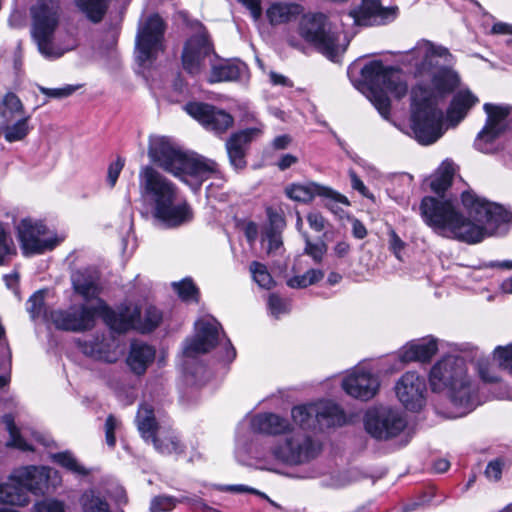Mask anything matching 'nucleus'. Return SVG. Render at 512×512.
<instances>
[{
	"mask_svg": "<svg viewBox=\"0 0 512 512\" xmlns=\"http://www.w3.org/2000/svg\"><path fill=\"white\" fill-rule=\"evenodd\" d=\"M403 63L418 79L411 92L413 134L419 143L432 144L443 134L438 104L461 86V76L453 68L454 56L444 46L421 40L405 53Z\"/></svg>",
	"mask_w": 512,
	"mask_h": 512,
	"instance_id": "nucleus-1",
	"label": "nucleus"
},
{
	"mask_svg": "<svg viewBox=\"0 0 512 512\" xmlns=\"http://www.w3.org/2000/svg\"><path fill=\"white\" fill-rule=\"evenodd\" d=\"M461 201L467 216L448 200L424 197L420 204L423 221L439 236L477 244L501 233L502 227L510 219L509 213L502 206L473 191H464Z\"/></svg>",
	"mask_w": 512,
	"mask_h": 512,
	"instance_id": "nucleus-2",
	"label": "nucleus"
},
{
	"mask_svg": "<svg viewBox=\"0 0 512 512\" xmlns=\"http://www.w3.org/2000/svg\"><path fill=\"white\" fill-rule=\"evenodd\" d=\"M139 188L152 207V214L163 226L175 228L189 223L193 211L185 200L178 199V189L169 179L151 166L139 172Z\"/></svg>",
	"mask_w": 512,
	"mask_h": 512,
	"instance_id": "nucleus-3",
	"label": "nucleus"
},
{
	"mask_svg": "<svg viewBox=\"0 0 512 512\" xmlns=\"http://www.w3.org/2000/svg\"><path fill=\"white\" fill-rule=\"evenodd\" d=\"M433 392H444L456 409L455 417L464 416L479 404L478 388L469 376L461 357L447 356L435 363L429 373Z\"/></svg>",
	"mask_w": 512,
	"mask_h": 512,
	"instance_id": "nucleus-4",
	"label": "nucleus"
},
{
	"mask_svg": "<svg viewBox=\"0 0 512 512\" xmlns=\"http://www.w3.org/2000/svg\"><path fill=\"white\" fill-rule=\"evenodd\" d=\"M149 156L152 161L181 179L194 191L218 172L214 161L184 153L165 136H155L150 139Z\"/></svg>",
	"mask_w": 512,
	"mask_h": 512,
	"instance_id": "nucleus-5",
	"label": "nucleus"
},
{
	"mask_svg": "<svg viewBox=\"0 0 512 512\" xmlns=\"http://www.w3.org/2000/svg\"><path fill=\"white\" fill-rule=\"evenodd\" d=\"M360 79L355 86L367 91V97L380 115L388 119L390 115V99L387 92L402 98L408 91V85L402 71L392 66H385L381 61L373 60L360 70Z\"/></svg>",
	"mask_w": 512,
	"mask_h": 512,
	"instance_id": "nucleus-6",
	"label": "nucleus"
},
{
	"mask_svg": "<svg viewBox=\"0 0 512 512\" xmlns=\"http://www.w3.org/2000/svg\"><path fill=\"white\" fill-rule=\"evenodd\" d=\"M59 3L55 0H40L31 7V34L40 54L47 59H57L77 46L76 38L66 33L63 39L54 37L59 23Z\"/></svg>",
	"mask_w": 512,
	"mask_h": 512,
	"instance_id": "nucleus-7",
	"label": "nucleus"
},
{
	"mask_svg": "<svg viewBox=\"0 0 512 512\" xmlns=\"http://www.w3.org/2000/svg\"><path fill=\"white\" fill-rule=\"evenodd\" d=\"M299 35L318 52L337 61L347 49L350 40L336 30L322 13L302 15L298 24Z\"/></svg>",
	"mask_w": 512,
	"mask_h": 512,
	"instance_id": "nucleus-8",
	"label": "nucleus"
},
{
	"mask_svg": "<svg viewBox=\"0 0 512 512\" xmlns=\"http://www.w3.org/2000/svg\"><path fill=\"white\" fill-rule=\"evenodd\" d=\"M50 469L26 466L15 469L6 482L0 483V504L25 506L30 502L29 493L41 492L46 486Z\"/></svg>",
	"mask_w": 512,
	"mask_h": 512,
	"instance_id": "nucleus-9",
	"label": "nucleus"
},
{
	"mask_svg": "<svg viewBox=\"0 0 512 512\" xmlns=\"http://www.w3.org/2000/svg\"><path fill=\"white\" fill-rule=\"evenodd\" d=\"M108 313H112V310L103 300L97 299L96 304L72 305L65 310L51 311L50 320L58 329L83 332L93 328L97 316L107 324Z\"/></svg>",
	"mask_w": 512,
	"mask_h": 512,
	"instance_id": "nucleus-10",
	"label": "nucleus"
},
{
	"mask_svg": "<svg viewBox=\"0 0 512 512\" xmlns=\"http://www.w3.org/2000/svg\"><path fill=\"white\" fill-rule=\"evenodd\" d=\"M106 317L107 325L116 332L131 328L142 333L151 332L162 321L161 311L153 305H146L143 312L137 306H125L118 313L112 310Z\"/></svg>",
	"mask_w": 512,
	"mask_h": 512,
	"instance_id": "nucleus-11",
	"label": "nucleus"
},
{
	"mask_svg": "<svg viewBox=\"0 0 512 512\" xmlns=\"http://www.w3.org/2000/svg\"><path fill=\"white\" fill-rule=\"evenodd\" d=\"M138 430L145 440H151L155 449L162 454L180 453L181 444L176 435L158 425L154 411L148 404H142L136 416Z\"/></svg>",
	"mask_w": 512,
	"mask_h": 512,
	"instance_id": "nucleus-12",
	"label": "nucleus"
},
{
	"mask_svg": "<svg viewBox=\"0 0 512 512\" xmlns=\"http://www.w3.org/2000/svg\"><path fill=\"white\" fill-rule=\"evenodd\" d=\"M320 445L302 432H295L277 443L272 449L275 459L289 465H299L314 459L320 452Z\"/></svg>",
	"mask_w": 512,
	"mask_h": 512,
	"instance_id": "nucleus-13",
	"label": "nucleus"
},
{
	"mask_svg": "<svg viewBox=\"0 0 512 512\" xmlns=\"http://www.w3.org/2000/svg\"><path fill=\"white\" fill-rule=\"evenodd\" d=\"M164 22L158 15L149 16L138 28L136 59L141 65L151 63L163 50Z\"/></svg>",
	"mask_w": 512,
	"mask_h": 512,
	"instance_id": "nucleus-14",
	"label": "nucleus"
},
{
	"mask_svg": "<svg viewBox=\"0 0 512 512\" xmlns=\"http://www.w3.org/2000/svg\"><path fill=\"white\" fill-rule=\"evenodd\" d=\"M483 109L487 114V120L482 130L478 133L474 146L483 153H490L494 149L495 140L508 129V116L512 112V107L485 103Z\"/></svg>",
	"mask_w": 512,
	"mask_h": 512,
	"instance_id": "nucleus-15",
	"label": "nucleus"
},
{
	"mask_svg": "<svg viewBox=\"0 0 512 512\" xmlns=\"http://www.w3.org/2000/svg\"><path fill=\"white\" fill-rule=\"evenodd\" d=\"M16 230L24 255L42 254L57 244L53 234L40 221L24 218L17 224Z\"/></svg>",
	"mask_w": 512,
	"mask_h": 512,
	"instance_id": "nucleus-16",
	"label": "nucleus"
},
{
	"mask_svg": "<svg viewBox=\"0 0 512 512\" xmlns=\"http://www.w3.org/2000/svg\"><path fill=\"white\" fill-rule=\"evenodd\" d=\"M368 434L377 440H389L398 436L406 427L404 416L390 408H378L367 411L364 420Z\"/></svg>",
	"mask_w": 512,
	"mask_h": 512,
	"instance_id": "nucleus-17",
	"label": "nucleus"
},
{
	"mask_svg": "<svg viewBox=\"0 0 512 512\" xmlns=\"http://www.w3.org/2000/svg\"><path fill=\"white\" fill-rule=\"evenodd\" d=\"M221 325L214 318H203L195 323V335L187 339L183 353L186 358L205 354L221 343Z\"/></svg>",
	"mask_w": 512,
	"mask_h": 512,
	"instance_id": "nucleus-18",
	"label": "nucleus"
},
{
	"mask_svg": "<svg viewBox=\"0 0 512 512\" xmlns=\"http://www.w3.org/2000/svg\"><path fill=\"white\" fill-rule=\"evenodd\" d=\"M185 111L205 129L218 135L225 133L234 123V118L228 112L207 103H188Z\"/></svg>",
	"mask_w": 512,
	"mask_h": 512,
	"instance_id": "nucleus-19",
	"label": "nucleus"
},
{
	"mask_svg": "<svg viewBox=\"0 0 512 512\" xmlns=\"http://www.w3.org/2000/svg\"><path fill=\"white\" fill-rule=\"evenodd\" d=\"M213 53V47L206 30L200 27L199 32L190 37L182 52V65L186 72L198 75L204 69V60Z\"/></svg>",
	"mask_w": 512,
	"mask_h": 512,
	"instance_id": "nucleus-20",
	"label": "nucleus"
},
{
	"mask_svg": "<svg viewBox=\"0 0 512 512\" xmlns=\"http://www.w3.org/2000/svg\"><path fill=\"white\" fill-rule=\"evenodd\" d=\"M395 392L406 409L417 411L425 404V379L415 371H408L397 381Z\"/></svg>",
	"mask_w": 512,
	"mask_h": 512,
	"instance_id": "nucleus-21",
	"label": "nucleus"
},
{
	"mask_svg": "<svg viewBox=\"0 0 512 512\" xmlns=\"http://www.w3.org/2000/svg\"><path fill=\"white\" fill-rule=\"evenodd\" d=\"M380 382L363 366H356L342 380V388L353 398L367 401L373 398L379 389Z\"/></svg>",
	"mask_w": 512,
	"mask_h": 512,
	"instance_id": "nucleus-22",
	"label": "nucleus"
},
{
	"mask_svg": "<svg viewBox=\"0 0 512 512\" xmlns=\"http://www.w3.org/2000/svg\"><path fill=\"white\" fill-rule=\"evenodd\" d=\"M264 125L258 124L255 127L240 130L230 136L226 142V151L230 164L236 170L243 169L246 162V152L249 144L260 138L263 134Z\"/></svg>",
	"mask_w": 512,
	"mask_h": 512,
	"instance_id": "nucleus-23",
	"label": "nucleus"
},
{
	"mask_svg": "<svg viewBox=\"0 0 512 512\" xmlns=\"http://www.w3.org/2000/svg\"><path fill=\"white\" fill-rule=\"evenodd\" d=\"M286 195L298 202H310L315 196L325 198L327 201L326 206L330 207V203H341L349 205V201L346 196L338 193L330 187L320 185L315 182H309L307 184H291L285 189Z\"/></svg>",
	"mask_w": 512,
	"mask_h": 512,
	"instance_id": "nucleus-24",
	"label": "nucleus"
},
{
	"mask_svg": "<svg viewBox=\"0 0 512 512\" xmlns=\"http://www.w3.org/2000/svg\"><path fill=\"white\" fill-rule=\"evenodd\" d=\"M393 14V10L382 7L378 0H362L358 7L349 12L354 23L361 26L385 24Z\"/></svg>",
	"mask_w": 512,
	"mask_h": 512,
	"instance_id": "nucleus-25",
	"label": "nucleus"
},
{
	"mask_svg": "<svg viewBox=\"0 0 512 512\" xmlns=\"http://www.w3.org/2000/svg\"><path fill=\"white\" fill-rule=\"evenodd\" d=\"M81 349L87 356L107 363H115L123 353L118 341L112 336L102 338L96 336L92 340L81 343Z\"/></svg>",
	"mask_w": 512,
	"mask_h": 512,
	"instance_id": "nucleus-26",
	"label": "nucleus"
},
{
	"mask_svg": "<svg viewBox=\"0 0 512 512\" xmlns=\"http://www.w3.org/2000/svg\"><path fill=\"white\" fill-rule=\"evenodd\" d=\"M438 351L437 339L428 336L407 343L400 352L402 362H428Z\"/></svg>",
	"mask_w": 512,
	"mask_h": 512,
	"instance_id": "nucleus-27",
	"label": "nucleus"
},
{
	"mask_svg": "<svg viewBox=\"0 0 512 512\" xmlns=\"http://www.w3.org/2000/svg\"><path fill=\"white\" fill-rule=\"evenodd\" d=\"M315 411L316 429L342 426L346 423V416L342 408L330 400L316 402Z\"/></svg>",
	"mask_w": 512,
	"mask_h": 512,
	"instance_id": "nucleus-28",
	"label": "nucleus"
},
{
	"mask_svg": "<svg viewBox=\"0 0 512 512\" xmlns=\"http://www.w3.org/2000/svg\"><path fill=\"white\" fill-rule=\"evenodd\" d=\"M304 12L302 5L295 2L276 1L266 10V17L272 26L288 24L298 19Z\"/></svg>",
	"mask_w": 512,
	"mask_h": 512,
	"instance_id": "nucleus-29",
	"label": "nucleus"
},
{
	"mask_svg": "<svg viewBox=\"0 0 512 512\" xmlns=\"http://www.w3.org/2000/svg\"><path fill=\"white\" fill-rule=\"evenodd\" d=\"M478 98L472 91L465 87L459 89L452 97L447 110V119L453 125H457L467 115L468 111L478 103Z\"/></svg>",
	"mask_w": 512,
	"mask_h": 512,
	"instance_id": "nucleus-30",
	"label": "nucleus"
},
{
	"mask_svg": "<svg viewBox=\"0 0 512 512\" xmlns=\"http://www.w3.org/2000/svg\"><path fill=\"white\" fill-rule=\"evenodd\" d=\"M251 429L254 432L277 435L290 431V423L287 419L274 413H259L250 421Z\"/></svg>",
	"mask_w": 512,
	"mask_h": 512,
	"instance_id": "nucleus-31",
	"label": "nucleus"
},
{
	"mask_svg": "<svg viewBox=\"0 0 512 512\" xmlns=\"http://www.w3.org/2000/svg\"><path fill=\"white\" fill-rule=\"evenodd\" d=\"M154 358L155 350L153 347L142 342H134L131 344L127 364L134 373L141 375L153 362Z\"/></svg>",
	"mask_w": 512,
	"mask_h": 512,
	"instance_id": "nucleus-32",
	"label": "nucleus"
},
{
	"mask_svg": "<svg viewBox=\"0 0 512 512\" xmlns=\"http://www.w3.org/2000/svg\"><path fill=\"white\" fill-rule=\"evenodd\" d=\"M72 285L74 291L87 302L86 304H96L100 292L97 278L87 272L77 271L72 276Z\"/></svg>",
	"mask_w": 512,
	"mask_h": 512,
	"instance_id": "nucleus-33",
	"label": "nucleus"
},
{
	"mask_svg": "<svg viewBox=\"0 0 512 512\" xmlns=\"http://www.w3.org/2000/svg\"><path fill=\"white\" fill-rule=\"evenodd\" d=\"M247 73V67L242 62L222 61L212 65L209 81L231 82L240 80Z\"/></svg>",
	"mask_w": 512,
	"mask_h": 512,
	"instance_id": "nucleus-34",
	"label": "nucleus"
},
{
	"mask_svg": "<svg viewBox=\"0 0 512 512\" xmlns=\"http://www.w3.org/2000/svg\"><path fill=\"white\" fill-rule=\"evenodd\" d=\"M454 173L453 163L444 161L430 177L429 185L431 190L439 195L444 193L450 187Z\"/></svg>",
	"mask_w": 512,
	"mask_h": 512,
	"instance_id": "nucleus-35",
	"label": "nucleus"
},
{
	"mask_svg": "<svg viewBox=\"0 0 512 512\" xmlns=\"http://www.w3.org/2000/svg\"><path fill=\"white\" fill-rule=\"evenodd\" d=\"M29 121L30 116H25L12 124L4 125L1 133L5 140L9 143L23 140L30 132Z\"/></svg>",
	"mask_w": 512,
	"mask_h": 512,
	"instance_id": "nucleus-36",
	"label": "nucleus"
},
{
	"mask_svg": "<svg viewBox=\"0 0 512 512\" xmlns=\"http://www.w3.org/2000/svg\"><path fill=\"white\" fill-rule=\"evenodd\" d=\"M77 7L92 22H100L107 10L106 0H75Z\"/></svg>",
	"mask_w": 512,
	"mask_h": 512,
	"instance_id": "nucleus-37",
	"label": "nucleus"
},
{
	"mask_svg": "<svg viewBox=\"0 0 512 512\" xmlns=\"http://www.w3.org/2000/svg\"><path fill=\"white\" fill-rule=\"evenodd\" d=\"M316 403L295 406L291 415L296 424L304 429H316L315 411Z\"/></svg>",
	"mask_w": 512,
	"mask_h": 512,
	"instance_id": "nucleus-38",
	"label": "nucleus"
},
{
	"mask_svg": "<svg viewBox=\"0 0 512 512\" xmlns=\"http://www.w3.org/2000/svg\"><path fill=\"white\" fill-rule=\"evenodd\" d=\"M53 460L74 474L82 476L88 474V470L68 451L54 454Z\"/></svg>",
	"mask_w": 512,
	"mask_h": 512,
	"instance_id": "nucleus-39",
	"label": "nucleus"
},
{
	"mask_svg": "<svg viewBox=\"0 0 512 512\" xmlns=\"http://www.w3.org/2000/svg\"><path fill=\"white\" fill-rule=\"evenodd\" d=\"M3 423L6 426L7 431L10 435V444L21 450H30L31 446L24 440L20 430L15 424L14 416L12 414H6L3 416Z\"/></svg>",
	"mask_w": 512,
	"mask_h": 512,
	"instance_id": "nucleus-40",
	"label": "nucleus"
},
{
	"mask_svg": "<svg viewBox=\"0 0 512 512\" xmlns=\"http://www.w3.org/2000/svg\"><path fill=\"white\" fill-rule=\"evenodd\" d=\"M250 272L254 281L261 288L269 290L274 286V281L264 264L253 261L250 264Z\"/></svg>",
	"mask_w": 512,
	"mask_h": 512,
	"instance_id": "nucleus-41",
	"label": "nucleus"
},
{
	"mask_svg": "<svg viewBox=\"0 0 512 512\" xmlns=\"http://www.w3.org/2000/svg\"><path fill=\"white\" fill-rule=\"evenodd\" d=\"M173 289L184 301H198L199 291L191 279H183L180 282L172 283Z\"/></svg>",
	"mask_w": 512,
	"mask_h": 512,
	"instance_id": "nucleus-42",
	"label": "nucleus"
},
{
	"mask_svg": "<svg viewBox=\"0 0 512 512\" xmlns=\"http://www.w3.org/2000/svg\"><path fill=\"white\" fill-rule=\"evenodd\" d=\"M24 111V106L17 95L8 92L0 104V116L6 117L7 113L11 115L21 114Z\"/></svg>",
	"mask_w": 512,
	"mask_h": 512,
	"instance_id": "nucleus-43",
	"label": "nucleus"
},
{
	"mask_svg": "<svg viewBox=\"0 0 512 512\" xmlns=\"http://www.w3.org/2000/svg\"><path fill=\"white\" fill-rule=\"evenodd\" d=\"M82 503L84 512H110L107 502L92 491L83 495Z\"/></svg>",
	"mask_w": 512,
	"mask_h": 512,
	"instance_id": "nucleus-44",
	"label": "nucleus"
},
{
	"mask_svg": "<svg viewBox=\"0 0 512 512\" xmlns=\"http://www.w3.org/2000/svg\"><path fill=\"white\" fill-rule=\"evenodd\" d=\"M493 354L499 368L512 375V343L496 347Z\"/></svg>",
	"mask_w": 512,
	"mask_h": 512,
	"instance_id": "nucleus-45",
	"label": "nucleus"
},
{
	"mask_svg": "<svg viewBox=\"0 0 512 512\" xmlns=\"http://www.w3.org/2000/svg\"><path fill=\"white\" fill-rule=\"evenodd\" d=\"M305 239L304 253L309 255L315 262H320L326 253L327 247L323 242L313 243L306 232L303 233Z\"/></svg>",
	"mask_w": 512,
	"mask_h": 512,
	"instance_id": "nucleus-46",
	"label": "nucleus"
},
{
	"mask_svg": "<svg viewBox=\"0 0 512 512\" xmlns=\"http://www.w3.org/2000/svg\"><path fill=\"white\" fill-rule=\"evenodd\" d=\"M177 500L171 496H157L151 501L152 512H169L176 506Z\"/></svg>",
	"mask_w": 512,
	"mask_h": 512,
	"instance_id": "nucleus-47",
	"label": "nucleus"
},
{
	"mask_svg": "<svg viewBox=\"0 0 512 512\" xmlns=\"http://www.w3.org/2000/svg\"><path fill=\"white\" fill-rule=\"evenodd\" d=\"M35 512H66L63 501L48 498L35 504Z\"/></svg>",
	"mask_w": 512,
	"mask_h": 512,
	"instance_id": "nucleus-48",
	"label": "nucleus"
},
{
	"mask_svg": "<svg viewBox=\"0 0 512 512\" xmlns=\"http://www.w3.org/2000/svg\"><path fill=\"white\" fill-rule=\"evenodd\" d=\"M78 86L65 85L61 88H46L39 86V90L42 94L50 98L62 99L72 95Z\"/></svg>",
	"mask_w": 512,
	"mask_h": 512,
	"instance_id": "nucleus-49",
	"label": "nucleus"
},
{
	"mask_svg": "<svg viewBox=\"0 0 512 512\" xmlns=\"http://www.w3.org/2000/svg\"><path fill=\"white\" fill-rule=\"evenodd\" d=\"M478 373L484 382L495 383L499 381V376L494 366L488 361L481 360L478 362Z\"/></svg>",
	"mask_w": 512,
	"mask_h": 512,
	"instance_id": "nucleus-50",
	"label": "nucleus"
},
{
	"mask_svg": "<svg viewBox=\"0 0 512 512\" xmlns=\"http://www.w3.org/2000/svg\"><path fill=\"white\" fill-rule=\"evenodd\" d=\"M13 242L5 225L0 222V263L12 251Z\"/></svg>",
	"mask_w": 512,
	"mask_h": 512,
	"instance_id": "nucleus-51",
	"label": "nucleus"
},
{
	"mask_svg": "<svg viewBox=\"0 0 512 512\" xmlns=\"http://www.w3.org/2000/svg\"><path fill=\"white\" fill-rule=\"evenodd\" d=\"M120 421L113 415H109L105 422V439L109 447H114L116 443L115 431L120 427Z\"/></svg>",
	"mask_w": 512,
	"mask_h": 512,
	"instance_id": "nucleus-52",
	"label": "nucleus"
},
{
	"mask_svg": "<svg viewBox=\"0 0 512 512\" xmlns=\"http://www.w3.org/2000/svg\"><path fill=\"white\" fill-rule=\"evenodd\" d=\"M268 306L271 314L275 317H279L281 314H284L289 310V303L275 294H271L269 296Z\"/></svg>",
	"mask_w": 512,
	"mask_h": 512,
	"instance_id": "nucleus-53",
	"label": "nucleus"
},
{
	"mask_svg": "<svg viewBox=\"0 0 512 512\" xmlns=\"http://www.w3.org/2000/svg\"><path fill=\"white\" fill-rule=\"evenodd\" d=\"M263 242H267V252L272 253L278 250L282 245L281 232L274 230H266Z\"/></svg>",
	"mask_w": 512,
	"mask_h": 512,
	"instance_id": "nucleus-54",
	"label": "nucleus"
},
{
	"mask_svg": "<svg viewBox=\"0 0 512 512\" xmlns=\"http://www.w3.org/2000/svg\"><path fill=\"white\" fill-rule=\"evenodd\" d=\"M124 167V160L118 157L114 162H112L108 167L107 173V181L111 187H114L117 179Z\"/></svg>",
	"mask_w": 512,
	"mask_h": 512,
	"instance_id": "nucleus-55",
	"label": "nucleus"
},
{
	"mask_svg": "<svg viewBox=\"0 0 512 512\" xmlns=\"http://www.w3.org/2000/svg\"><path fill=\"white\" fill-rule=\"evenodd\" d=\"M29 307L28 310L32 314L33 317L40 315L44 306V295L43 292L39 291L34 293L29 298Z\"/></svg>",
	"mask_w": 512,
	"mask_h": 512,
	"instance_id": "nucleus-56",
	"label": "nucleus"
},
{
	"mask_svg": "<svg viewBox=\"0 0 512 512\" xmlns=\"http://www.w3.org/2000/svg\"><path fill=\"white\" fill-rule=\"evenodd\" d=\"M267 215L270 223V227L267 230L275 229V231L281 232L286 225L284 217L272 208L267 209Z\"/></svg>",
	"mask_w": 512,
	"mask_h": 512,
	"instance_id": "nucleus-57",
	"label": "nucleus"
},
{
	"mask_svg": "<svg viewBox=\"0 0 512 512\" xmlns=\"http://www.w3.org/2000/svg\"><path fill=\"white\" fill-rule=\"evenodd\" d=\"M349 177L351 181V186L354 190L358 191L362 196L374 199V196L372 193L369 192L368 188L365 186L363 181L358 177V175L353 171H349Z\"/></svg>",
	"mask_w": 512,
	"mask_h": 512,
	"instance_id": "nucleus-58",
	"label": "nucleus"
},
{
	"mask_svg": "<svg viewBox=\"0 0 512 512\" xmlns=\"http://www.w3.org/2000/svg\"><path fill=\"white\" fill-rule=\"evenodd\" d=\"M307 222L311 229L321 232L325 229L326 220L321 213L312 211L307 215Z\"/></svg>",
	"mask_w": 512,
	"mask_h": 512,
	"instance_id": "nucleus-59",
	"label": "nucleus"
},
{
	"mask_svg": "<svg viewBox=\"0 0 512 512\" xmlns=\"http://www.w3.org/2000/svg\"><path fill=\"white\" fill-rule=\"evenodd\" d=\"M389 249L395 254V256L400 259V253L405 247V243L401 240V238L397 235V233L390 229L389 233Z\"/></svg>",
	"mask_w": 512,
	"mask_h": 512,
	"instance_id": "nucleus-60",
	"label": "nucleus"
},
{
	"mask_svg": "<svg viewBox=\"0 0 512 512\" xmlns=\"http://www.w3.org/2000/svg\"><path fill=\"white\" fill-rule=\"evenodd\" d=\"M261 1L262 0H238V2L250 11L252 18L255 21L259 20L262 15Z\"/></svg>",
	"mask_w": 512,
	"mask_h": 512,
	"instance_id": "nucleus-61",
	"label": "nucleus"
},
{
	"mask_svg": "<svg viewBox=\"0 0 512 512\" xmlns=\"http://www.w3.org/2000/svg\"><path fill=\"white\" fill-rule=\"evenodd\" d=\"M485 475L490 480L498 481L502 475V463L498 460L491 461L486 467Z\"/></svg>",
	"mask_w": 512,
	"mask_h": 512,
	"instance_id": "nucleus-62",
	"label": "nucleus"
},
{
	"mask_svg": "<svg viewBox=\"0 0 512 512\" xmlns=\"http://www.w3.org/2000/svg\"><path fill=\"white\" fill-rule=\"evenodd\" d=\"M298 162V157L292 154H283L278 162L276 163L277 167L284 171L288 168H290L292 165L296 164Z\"/></svg>",
	"mask_w": 512,
	"mask_h": 512,
	"instance_id": "nucleus-63",
	"label": "nucleus"
},
{
	"mask_svg": "<svg viewBox=\"0 0 512 512\" xmlns=\"http://www.w3.org/2000/svg\"><path fill=\"white\" fill-rule=\"evenodd\" d=\"M287 285L293 289L306 288L309 286L306 272L303 275L291 277L287 280Z\"/></svg>",
	"mask_w": 512,
	"mask_h": 512,
	"instance_id": "nucleus-64",
	"label": "nucleus"
}]
</instances>
